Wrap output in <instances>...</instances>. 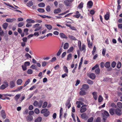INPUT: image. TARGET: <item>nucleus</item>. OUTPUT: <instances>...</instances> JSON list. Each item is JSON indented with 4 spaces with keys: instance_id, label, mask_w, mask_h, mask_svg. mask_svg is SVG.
Wrapping results in <instances>:
<instances>
[{
    "instance_id": "obj_1",
    "label": "nucleus",
    "mask_w": 122,
    "mask_h": 122,
    "mask_svg": "<svg viewBox=\"0 0 122 122\" xmlns=\"http://www.w3.org/2000/svg\"><path fill=\"white\" fill-rule=\"evenodd\" d=\"M109 116L108 113L106 111H104L103 113L102 114V116L103 117V119L104 121H105L107 119L106 117H108Z\"/></svg>"
},
{
    "instance_id": "obj_2",
    "label": "nucleus",
    "mask_w": 122,
    "mask_h": 122,
    "mask_svg": "<svg viewBox=\"0 0 122 122\" xmlns=\"http://www.w3.org/2000/svg\"><path fill=\"white\" fill-rule=\"evenodd\" d=\"M8 86L9 85L8 82H3V84L0 86V89L2 90L4 89Z\"/></svg>"
},
{
    "instance_id": "obj_3",
    "label": "nucleus",
    "mask_w": 122,
    "mask_h": 122,
    "mask_svg": "<svg viewBox=\"0 0 122 122\" xmlns=\"http://www.w3.org/2000/svg\"><path fill=\"white\" fill-rule=\"evenodd\" d=\"M74 0H65L64 1V3L66 6H70L71 5V2L73 1Z\"/></svg>"
},
{
    "instance_id": "obj_4",
    "label": "nucleus",
    "mask_w": 122,
    "mask_h": 122,
    "mask_svg": "<svg viewBox=\"0 0 122 122\" xmlns=\"http://www.w3.org/2000/svg\"><path fill=\"white\" fill-rule=\"evenodd\" d=\"M89 88V86L87 84H84L82 86V88L80 89L81 90H84L86 91Z\"/></svg>"
},
{
    "instance_id": "obj_5",
    "label": "nucleus",
    "mask_w": 122,
    "mask_h": 122,
    "mask_svg": "<svg viewBox=\"0 0 122 122\" xmlns=\"http://www.w3.org/2000/svg\"><path fill=\"white\" fill-rule=\"evenodd\" d=\"M115 113L118 116H120L122 114L121 110L119 109H115Z\"/></svg>"
},
{
    "instance_id": "obj_6",
    "label": "nucleus",
    "mask_w": 122,
    "mask_h": 122,
    "mask_svg": "<svg viewBox=\"0 0 122 122\" xmlns=\"http://www.w3.org/2000/svg\"><path fill=\"white\" fill-rule=\"evenodd\" d=\"M26 119L28 122H31L33 120V117L31 116L28 115L26 117Z\"/></svg>"
},
{
    "instance_id": "obj_7",
    "label": "nucleus",
    "mask_w": 122,
    "mask_h": 122,
    "mask_svg": "<svg viewBox=\"0 0 122 122\" xmlns=\"http://www.w3.org/2000/svg\"><path fill=\"white\" fill-rule=\"evenodd\" d=\"M86 105H84L82 106L81 108H80V112L81 113H83L86 110V108L84 107L85 106H86Z\"/></svg>"
},
{
    "instance_id": "obj_8",
    "label": "nucleus",
    "mask_w": 122,
    "mask_h": 122,
    "mask_svg": "<svg viewBox=\"0 0 122 122\" xmlns=\"http://www.w3.org/2000/svg\"><path fill=\"white\" fill-rule=\"evenodd\" d=\"M15 86V81H11L10 83L9 86L11 88H13Z\"/></svg>"
},
{
    "instance_id": "obj_9",
    "label": "nucleus",
    "mask_w": 122,
    "mask_h": 122,
    "mask_svg": "<svg viewBox=\"0 0 122 122\" xmlns=\"http://www.w3.org/2000/svg\"><path fill=\"white\" fill-rule=\"evenodd\" d=\"M115 109L114 108H111L109 110V112L110 114L112 115H113L114 112L115 113Z\"/></svg>"
},
{
    "instance_id": "obj_10",
    "label": "nucleus",
    "mask_w": 122,
    "mask_h": 122,
    "mask_svg": "<svg viewBox=\"0 0 122 122\" xmlns=\"http://www.w3.org/2000/svg\"><path fill=\"white\" fill-rule=\"evenodd\" d=\"M88 76L92 79H94L96 77L94 73H91L88 75Z\"/></svg>"
},
{
    "instance_id": "obj_11",
    "label": "nucleus",
    "mask_w": 122,
    "mask_h": 122,
    "mask_svg": "<svg viewBox=\"0 0 122 122\" xmlns=\"http://www.w3.org/2000/svg\"><path fill=\"white\" fill-rule=\"evenodd\" d=\"M16 20V19L15 18H13L12 19L8 18L6 19V21L8 22H12L14 21L15 20Z\"/></svg>"
},
{
    "instance_id": "obj_12",
    "label": "nucleus",
    "mask_w": 122,
    "mask_h": 122,
    "mask_svg": "<svg viewBox=\"0 0 122 122\" xmlns=\"http://www.w3.org/2000/svg\"><path fill=\"white\" fill-rule=\"evenodd\" d=\"M70 100L69 99H68L67 101L66 102L65 105L67 107L68 105H69L68 106V108H69L71 106V104L70 102Z\"/></svg>"
},
{
    "instance_id": "obj_13",
    "label": "nucleus",
    "mask_w": 122,
    "mask_h": 122,
    "mask_svg": "<svg viewBox=\"0 0 122 122\" xmlns=\"http://www.w3.org/2000/svg\"><path fill=\"white\" fill-rule=\"evenodd\" d=\"M109 13L108 12H107L106 14L105 15L104 18L106 20H108L109 18Z\"/></svg>"
},
{
    "instance_id": "obj_14",
    "label": "nucleus",
    "mask_w": 122,
    "mask_h": 122,
    "mask_svg": "<svg viewBox=\"0 0 122 122\" xmlns=\"http://www.w3.org/2000/svg\"><path fill=\"white\" fill-rule=\"evenodd\" d=\"M59 35L61 38L65 39H67V37L63 33H60L59 34Z\"/></svg>"
},
{
    "instance_id": "obj_15",
    "label": "nucleus",
    "mask_w": 122,
    "mask_h": 122,
    "mask_svg": "<svg viewBox=\"0 0 122 122\" xmlns=\"http://www.w3.org/2000/svg\"><path fill=\"white\" fill-rule=\"evenodd\" d=\"M79 49L81 51H85L86 50L85 45L84 44H83L82 47L81 46L80 48H79Z\"/></svg>"
},
{
    "instance_id": "obj_16",
    "label": "nucleus",
    "mask_w": 122,
    "mask_h": 122,
    "mask_svg": "<svg viewBox=\"0 0 122 122\" xmlns=\"http://www.w3.org/2000/svg\"><path fill=\"white\" fill-rule=\"evenodd\" d=\"M61 11V10L60 8H58L54 10V13L56 14L60 13Z\"/></svg>"
},
{
    "instance_id": "obj_17",
    "label": "nucleus",
    "mask_w": 122,
    "mask_h": 122,
    "mask_svg": "<svg viewBox=\"0 0 122 122\" xmlns=\"http://www.w3.org/2000/svg\"><path fill=\"white\" fill-rule=\"evenodd\" d=\"M33 5V2L31 1H29L28 3H27L26 5L28 7H30Z\"/></svg>"
},
{
    "instance_id": "obj_18",
    "label": "nucleus",
    "mask_w": 122,
    "mask_h": 122,
    "mask_svg": "<svg viewBox=\"0 0 122 122\" xmlns=\"http://www.w3.org/2000/svg\"><path fill=\"white\" fill-rule=\"evenodd\" d=\"M92 94L93 96V97L96 100L97 99V93L96 92H94L92 93Z\"/></svg>"
},
{
    "instance_id": "obj_19",
    "label": "nucleus",
    "mask_w": 122,
    "mask_h": 122,
    "mask_svg": "<svg viewBox=\"0 0 122 122\" xmlns=\"http://www.w3.org/2000/svg\"><path fill=\"white\" fill-rule=\"evenodd\" d=\"M105 66L107 68H108L110 66V63L109 61L106 62L105 64Z\"/></svg>"
},
{
    "instance_id": "obj_20",
    "label": "nucleus",
    "mask_w": 122,
    "mask_h": 122,
    "mask_svg": "<svg viewBox=\"0 0 122 122\" xmlns=\"http://www.w3.org/2000/svg\"><path fill=\"white\" fill-rule=\"evenodd\" d=\"M1 116L3 118H5L6 117L5 114V111L4 110H2L1 112Z\"/></svg>"
},
{
    "instance_id": "obj_21",
    "label": "nucleus",
    "mask_w": 122,
    "mask_h": 122,
    "mask_svg": "<svg viewBox=\"0 0 122 122\" xmlns=\"http://www.w3.org/2000/svg\"><path fill=\"white\" fill-rule=\"evenodd\" d=\"M23 82L22 80L21 79H18L16 83L18 85H20Z\"/></svg>"
},
{
    "instance_id": "obj_22",
    "label": "nucleus",
    "mask_w": 122,
    "mask_h": 122,
    "mask_svg": "<svg viewBox=\"0 0 122 122\" xmlns=\"http://www.w3.org/2000/svg\"><path fill=\"white\" fill-rule=\"evenodd\" d=\"M42 119V117H39L35 120V122H41Z\"/></svg>"
},
{
    "instance_id": "obj_23",
    "label": "nucleus",
    "mask_w": 122,
    "mask_h": 122,
    "mask_svg": "<svg viewBox=\"0 0 122 122\" xmlns=\"http://www.w3.org/2000/svg\"><path fill=\"white\" fill-rule=\"evenodd\" d=\"M87 115H86V114L85 113H82L81 115V117L82 119H85L87 117Z\"/></svg>"
},
{
    "instance_id": "obj_24",
    "label": "nucleus",
    "mask_w": 122,
    "mask_h": 122,
    "mask_svg": "<svg viewBox=\"0 0 122 122\" xmlns=\"http://www.w3.org/2000/svg\"><path fill=\"white\" fill-rule=\"evenodd\" d=\"M81 91L79 92V94L81 95H84L86 94V92L84 90H81Z\"/></svg>"
},
{
    "instance_id": "obj_25",
    "label": "nucleus",
    "mask_w": 122,
    "mask_h": 122,
    "mask_svg": "<svg viewBox=\"0 0 122 122\" xmlns=\"http://www.w3.org/2000/svg\"><path fill=\"white\" fill-rule=\"evenodd\" d=\"M72 57V55L71 54H69L67 56V61H69L71 59Z\"/></svg>"
},
{
    "instance_id": "obj_26",
    "label": "nucleus",
    "mask_w": 122,
    "mask_h": 122,
    "mask_svg": "<svg viewBox=\"0 0 122 122\" xmlns=\"http://www.w3.org/2000/svg\"><path fill=\"white\" fill-rule=\"evenodd\" d=\"M43 103V101L42 100L40 101L39 102H38V106L40 108L41 107Z\"/></svg>"
},
{
    "instance_id": "obj_27",
    "label": "nucleus",
    "mask_w": 122,
    "mask_h": 122,
    "mask_svg": "<svg viewBox=\"0 0 122 122\" xmlns=\"http://www.w3.org/2000/svg\"><path fill=\"white\" fill-rule=\"evenodd\" d=\"M68 38L73 40H77L76 38L72 35H69Z\"/></svg>"
},
{
    "instance_id": "obj_28",
    "label": "nucleus",
    "mask_w": 122,
    "mask_h": 122,
    "mask_svg": "<svg viewBox=\"0 0 122 122\" xmlns=\"http://www.w3.org/2000/svg\"><path fill=\"white\" fill-rule=\"evenodd\" d=\"M8 25V24L7 23H4L2 25L3 27V28L4 29L6 30L7 27Z\"/></svg>"
},
{
    "instance_id": "obj_29",
    "label": "nucleus",
    "mask_w": 122,
    "mask_h": 122,
    "mask_svg": "<svg viewBox=\"0 0 122 122\" xmlns=\"http://www.w3.org/2000/svg\"><path fill=\"white\" fill-rule=\"evenodd\" d=\"M87 41L88 42V46L89 48H91L92 47V43H90V41L88 39H87Z\"/></svg>"
},
{
    "instance_id": "obj_30",
    "label": "nucleus",
    "mask_w": 122,
    "mask_h": 122,
    "mask_svg": "<svg viewBox=\"0 0 122 122\" xmlns=\"http://www.w3.org/2000/svg\"><path fill=\"white\" fill-rule=\"evenodd\" d=\"M26 21L29 23H34L35 22V21L34 20L30 19H27L26 20Z\"/></svg>"
},
{
    "instance_id": "obj_31",
    "label": "nucleus",
    "mask_w": 122,
    "mask_h": 122,
    "mask_svg": "<svg viewBox=\"0 0 122 122\" xmlns=\"http://www.w3.org/2000/svg\"><path fill=\"white\" fill-rule=\"evenodd\" d=\"M97 52V50L95 46H94L93 49V51H92V54L93 55H94L95 54V52Z\"/></svg>"
},
{
    "instance_id": "obj_32",
    "label": "nucleus",
    "mask_w": 122,
    "mask_h": 122,
    "mask_svg": "<svg viewBox=\"0 0 122 122\" xmlns=\"http://www.w3.org/2000/svg\"><path fill=\"white\" fill-rule=\"evenodd\" d=\"M45 26L49 30H51L52 28V26L50 25L45 24Z\"/></svg>"
},
{
    "instance_id": "obj_33",
    "label": "nucleus",
    "mask_w": 122,
    "mask_h": 122,
    "mask_svg": "<svg viewBox=\"0 0 122 122\" xmlns=\"http://www.w3.org/2000/svg\"><path fill=\"white\" fill-rule=\"evenodd\" d=\"M74 49V47L73 46L71 47L69 49L67 50V52L69 53L71 52Z\"/></svg>"
},
{
    "instance_id": "obj_34",
    "label": "nucleus",
    "mask_w": 122,
    "mask_h": 122,
    "mask_svg": "<svg viewBox=\"0 0 122 122\" xmlns=\"http://www.w3.org/2000/svg\"><path fill=\"white\" fill-rule=\"evenodd\" d=\"M21 96V95L20 94H18L16 95L15 97V100L17 101L18 100V99L20 98V96Z\"/></svg>"
},
{
    "instance_id": "obj_35",
    "label": "nucleus",
    "mask_w": 122,
    "mask_h": 122,
    "mask_svg": "<svg viewBox=\"0 0 122 122\" xmlns=\"http://www.w3.org/2000/svg\"><path fill=\"white\" fill-rule=\"evenodd\" d=\"M69 47V44L68 43H66L64 45V48L65 49H67Z\"/></svg>"
},
{
    "instance_id": "obj_36",
    "label": "nucleus",
    "mask_w": 122,
    "mask_h": 122,
    "mask_svg": "<svg viewBox=\"0 0 122 122\" xmlns=\"http://www.w3.org/2000/svg\"><path fill=\"white\" fill-rule=\"evenodd\" d=\"M62 48H61L59 49L57 54V56H59L60 55L62 51Z\"/></svg>"
},
{
    "instance_id": "obj_37",
    "label": "nucleus",
    "mask_w": 122,
    "mask_h": 122,
    "mask_svg": "<svg viewBox=\"0 0 122 122\" xmlns=\"http://www.w3.org/2000/svg\"><path fill=\"white\" fill-rule=\"evenodd\" d=\"M87 82L88 84L90 85H92L93 83V82L92 81L89 79H88L87 80Z\"/></svg>"
},
{
    "instance_id": "obj_38",
    "label": "nucleus",
    "mask_w": 122,
    "mask_h": 122,
    "mask_svg": "<svg viewBox=\"0 0 122 122\" xmlns=\"http://www.w3.org/2000/svg\"><path fill=\"white\" fill-rule=\"evenodd\" d=\"M30 81V79H28L25 82L23 86V87H25L27 85L29 84Z\"/></svg>"
},
{
    "instance_id": "obj_39",
    "label": "nucleus",
    "mask_w": 122,
    "mask_h": 122,
    "mask_svg": "<svg viewBox=\"0 0 122 122\" xmlns=\"http://www.w3.org/2000/svg\"><path fill=\"white\" fill-rule=\"evenodd\" d=\"M48 110L47 109L45 108L42 109L41 111V113H45L46 112H47Z\"/></svg>"
},
{
    "instance_id": "obj_40",
    "label": "nucleus",
    "mask_w": 122,
    "mask_h": 122,
    "mask_svg": "<svg viewBox=\"0 0 122 122\" xmlns=\"http://www.w3.org/2000/svg\"><path fill=\"white\" fill-rule=\"evenodd\" d=\"M83 3L82 2L81 3L78 5L77 8L79 9L82 8L83 6Z\"/></svg>"
},
{
    "instance_id": "obj_41",
    "label": "nucleus",
    "mask_w": 122,
    "mask_h": 122,
    "mask_svg": "<svg viewBox=\"0 0 122 122\" xmlns=\"http://www.w3.org/2000/svg\"><path fill=\"white\" fill-rule=\"evenodd\" d=\"M33 71L32 70L30 69H29L27 70V73L28 74H32L33 73Z\"/></svg>"
},
{
    "instance_id": "obj_42",
    "label": "nucleus",
    "mask_w": 122,
    "mask_h": 122,
    "mask_svg": "<svg viewBox=\"0 0 122 122\" xmlns=\"http://www.w3.org/2000/svg\"><path fill=\"white\" fill-rule=\"evenodd\" d=\"M45 4L44 3H40L38 4V6L39 7H43L45 6Z\"/></svg>"
},
{
    "instance_id": "obj_43",
    "label": "nucleus",
    "mask_w": 122,
    "mask_h": 122,
    "mask_svg": "<svg viewBox=\"0 0 122 122\" xmlns=\"http://www.w3.org/2000/svg\"><path fill=\"white\" fill-rule=\"evenodd\" d=\"M95 72L96 74H99L100 73V69L99 68H98L95 69Z\"/></svg>"
},
{
    "instance_id": "obj_44",
    "label": "nucleus",
    "mask_w": 122,
    "mask_h": 122,
    "mask_svg": "<svg viewBox=\"0 0 122 122\" xmlns=\"http://www.w3.org/2000/svg\"><path fill=\"white\" fill-rule=\"evenodd\" d=\"M117 105L119 107L122 108V103L119 102L117 103Z\"/></svg>"
},
{
    "instance_id": "obj_45",
    "label": "nucleus",
    "mask_w": 122,
    "mask_h": 122,
    "mask_svg": "<svg viewBox=\"0 0 122 122\" xmlns=\"http://www.w3.org/2000/svg\"><path fill=\"white\" fill-rule=\"evenodd\" d=\"M93 4V3L91 1H89L87 3V5L89 6H90L91 7L92 6Z\"/></svg>"
},
{
    "instance_id": "obj_46",
    "label": "nucleus",
    "mask_w": 122,
    "mask_h": 122,
    "mask_svg": "<svg viewBox=\"0 0 122 122\" xmlns=\"http://www.w3.org/2000/svg\"><path fill=\"white\" fill-rule=\"evenodd\" d=\"M46 10L47 12H50L51 10V8L48 5L46 7Z\"/></svg>"
},
{
    "instance_id": "obj_47",
    "label": "nucleus",
    "mask_w": 122,
    "mask_h": 122,
    "mask_svg": "<svg viewBox=\"0 0 122 122\" xmlns=\"http://www.w3.org/2000/svg\"><path fill=\"white\" fill-rule=\"evenodd\" d=\"M76 15H75V17L77 18H78L80 15V14H79V11H77L76 13Z\"/></svg>"
},
{
    "instance_id": "obj_48",
    "label": "nucleus",
    "mask_w": 122,
    "mask_h": 122,
    "mask_svg": "<svg viewBox=\"0 0 122 122\" xmlns=\"http://www.w3.org/2000/svg\"><path fill=\"white\" fill-rule=\"evenodd\" d=\"M37 10L39 12L41 13H43L45 12V10L43 9L39 8L37 9Z\"/></svg>"
},
{
    "instance_id": "obj_49",
    "label": "nucleus",
    "mask_w": 122,
    "mask_h": 122,
    "mask_svg": "<svg viewBox=\"0 0 122 122\" xmlns=\"http://www.w3.org/2000/svg\"><path fill=\"white\" fill-rule=\"evenodd\" d=\"M64 70L65 72L66 73L68 72V70L67 68V67L65 66H64Z\"/></svg>"
},
{
    "instance_id": "obj_50",
    "label": "nucleus",
    "mask_w": 122,
    "mask_h": 122,
    "mask_svg": "<svg viewBox=\"0 0 122 122\" xmlns=\"http://www.w3.org/2000/svg\"><path fill=\"white\" fill-rule=\"evenodd\" d=\"M116 63L114 61H113L111 64V66H112L113 68H114L115 66L116 65Z\"/></svg>"
},
{
    "instance_id": "obj_51",
    "label": "nucleus",
    "mask_w": 122,
    "mask_h": 122,
    "mask_svg": "<svg viewBox=\"0 0 122 122\" xmlns=\"http://www.w3.org/2000/svg\"><path fill=\"white\" fill-rule=\"evenodd\" d=\"M50 113V112L49 111H47L44 114V115L45 117H47L48 116Z\"/></svg>"
},
{
    "instance_id": "obj_52",
    "label": "nucleus",
    "mask_w": 122,
    "mask_h": 122,
    "mask_svg": "<svg viewBox=\"0 0 122 122\" xmlns=\"http://www.w3.org/2000/svg\"><path fill=\"white\" fill-rule=\"evenodd\" d=\"M22 67L23 71L26 70L27 69L26 66L24 64V65H22Z\"/></svg>"
},
{
    "instance_id": "obj_53",
    "label": "nucleus",
    "mask_w": 122,
    "mask_h": 122,
    "mask_svg": "<svg viewBox=\"0 0 122 122\" xmlns=\"http://www.w3.org/2000/svg\"><path fill=\"white\" fill-rule=\"evenodd\" d=\"M24 22H20L18 24V26L19 27H21L22 26L24 25Z\"/></svg>"
},
{
    "instance_id": "obj_54",
    "label": "nucleus",
    "mask_w": 122,
    "mask_h": 122,
    "mask_svg": "<svg viewBox=\"0 0 122 122\" xmlns=\"http://www.w3.org/2000/svg\"><path fill=\"white\" fill-rule=\"evenodd\" d=\"M30 67L32 69L35 70H37L36 65L35 64L32 65Z\"/></svg>"
},
{
    "instance_id": "obj_55",
    "label": "nucleus",
    "mask_w": 122,
    "mask_h": 122,
    "mask_svg": "<svg viewBox=\"0 0 122 122\" xmlns=\"http://www.w3.org/2000/svg\"><path fill=\"white\" fill-rule=\"evenodd\" d=\"M34 112L38 114L40 112L39 110L37 108H36L34 110Z\"/></svg>"
},
{
    "instance_id": "obj_56",
    "label": "nucleus",
    "mask_w": 122,
    "mask_h": 122,
    "mask_svg": "<svg viewBox=\"0 0 122 122\" xmlns=\"http://www.w3.org/2000/svg\"><path fill=\"white\" fill-rule=\"evenodd\" d=\"M28 112V110L27 109H25V110L23 112V114L24 115L27 114Z\"/></svg>"
},
{
    "instance_id": "obj_57",
    "label": "nucleus",
    "mask_w": 122,
    "mask_h": 122,
    "mask_svg": "<svg viewBox=\"0 0 122 122\" xmlns=\"http://www.w3.org/2000/svg\"><path fill=\"white\" fill-rule=\"evenodd\" d=\"M47 105V103L46 102H44L43 103L42 106V107L43 108H46Z\"/></svg>"
},
{
    "instance_id": "obj_58",
    "label": "nucleus",
    "mask_w": 122,
    "mask_h": 122,
    "mask_svg": "<svg viewBox=\"0 0 122 122\" xmlns=\"http://www.w3.org/2000/svg\"><path fill=\"white\" fill-rule=\"evenodd\" d=\"M121 62L119 61L118 62L117 66V68H119L121 67Z\"/></svg>"
},
{
    "instance_id": "obj_59",
    "label": "nucleus",
    "mask_w": 122,
    "mask_h": 122,
    "mask_svg": "<svg viewBox=\"0 0 122 122\" xmlns=\"http://www.w3.org/2000/svg\"><path fill=\"white\" fill-rule=\"evenodd\" d=\"M103 100V98L101 95H100L98 98V101L99 102H101Z\"/></svg>"
},
{
    "instance_id": "obj_60",
    "label": "nucleus",
    "mask_w": 122,
    "mask_h": 122,
    "mask_svg": "<svg viewBox=\"0 0 122 122\" xmlns=\"http://www.w3.org/2000/svg\"><path fill=\"white\" fill-rule=\"evenodd\" d=\"M47 62L45 61H43L42 63V66L43 67H44L46 66Z\"/></svg>"
},
{
    "instance_id": "obj_61",
    "label": "nucleus",
    "mask_w": 122,
    "mask_h": 122,
    "mask_svg": "<svg viewBox=\"0 0 122 122\" xmlns=\"http://www.w3.org/2000/svg\"><path fill=\"white\" fill-rule=\"evenodd\" d=\"M24 64L26 66H29L30 64V63L29 61H26L24 63Z\"/></svg>"
},
{
    "instance_id": "obj_62",
    "label": "nucleus",
    "mask_w": 122,
    "mask_h": 122,
    "mask_svg": "<svg viewBox=\"0 0 122 122\" xmlns=\"http://www.w3.org/2000/svg\"><path fill=\"white\" fill-rule=\"evenodd\" d=\"M38 102L36 101H35L33 103V105L35 107H37L38 106Z\"/></svg>"
},
{
    "instance_id": "obj_63",
    "label": "nucleus",
    "mask_w": 122,
    "mask_h": 122,
    "mask_svg": "<svg viewBox=\"0 0 122 122\" xmlns=\"http://www.w3.org/2000/svg\"><path fill=\"white\" fill-rule=\"evenodd\" d=\"M34 114V112L33 111H30L29 113V114L30 116H31L33 115Z\"/></svg>"
},
{
    "instance_id": "obj_64",
    "label": "nucleus",
    "mask_w": 122,
    "mask_h": 122,
    "mask_svg": "<svg viewBox=\"0 0 122 122\" xmlns=\"http://www.w3.org/2000/svg\"><path fill=\"white\" fill-rule=\"evenodd\" d=\"M93 120V117H91L89 118L87 121V122H92Z\"/></svg>"
}]
</instances>
